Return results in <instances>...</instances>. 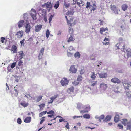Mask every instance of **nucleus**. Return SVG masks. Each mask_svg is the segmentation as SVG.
<instances>
[{"mask_svg": "<svg viewBox=\"0 0 131 131\" xmlns=\"http://www.w3.org/2000/svg\"><path fill=\"white\" fill-rule=\"evenodd\" d=\"M77 104V108L78 109L80 110L82 109H84V105H83L81 103H78Z\"/></svg>", "mask_w": 131, "mask_h": 131, "instance_id": "obj_20", "label": "nucleus"}, {"mask_svg": "<svg viewBox=\"0 0 131 131\" xmlns=\"http://www.w3.org/2000/svg\"><path fill=\"white\" fill-rule=\"evenodd\" d=\"M119 119V116L118 114H116L114 118V120L116 123L117 122Z\"/></svg>", "mask_w": 131, "mask_h": 131, "instance_id": "obj_27", "label": "nucleus"}, {"mask_svg": "<svg viewBox=\"0 0 131 131\" xmlns=\"http://www.w3.org/2000/svg\"><path fill=\"white\" fill-rule=\"evenodd\" d=\"M131 83L129 82H126L123 83V86L124 88L126 90L128 89L129 87L131 86Z\"/></svg>", "mask_w": 131, "mask_h": 131, "instance_id": "obj_16", "label": "nucleus"}, {"mask_svg": "<svg viewBox=\"0 0 131 131\" xmlns=\"http://www.w3.org/2000/svg\"><path fill=\"white\" fill-rule=\"evenodd\" d=\"M23 17L24 19V20L25 21H28V20L30 16L28 13H26L23 14Z\"/></svg>", "mask_w": 131, "mask_h": 131, "instance_id": "obj_13", "label": "nucleus"}, {"mask_svg": "<svg viewBox=\"0 0 131 131\" xmlns=\"http://www.w3.org/2000/svg\"><path fill=\"white\" fill-rule=\"evenodd\" d=\"M45 104H42L41 105H39V106L40 107V110H42L43 108L45 107Z\"/></svg>", "mask_w": 131, "mask_h": 131, "instance_id": "obj_40", "label": "nucleus"}, {"mask_svg": "<svg viewBox=\"0 0 131 131\" xmlns=\"http://www.w3.org/2000/svg\"><path fill=\"white\" fill-rule=\"evenodd\" d=\"M43 55V54H39V56H38V58L40 60L42 58Z\"/></svg>", "mask_w": 131, "mask_h": 131, "instance_id": "obj_59", "label": "nucleus"}, {"mask_svg": "<svg viewBox=\"0 0 131 131\" xmlns=\"http://www.w3.org/2000/svg\"><path fill=\"white\" fill-rule=\"evenodd\" d=\"M16 63L15 62H13L11 65V68L13 69L14 68L16 64Z\"/></svg>", "mask_w": 131, "mask_h": 131, "instance_id": "obj_56", "label": "nucleus"}, {"mask_svg": "<svg viewBox=\"0 0 131 131\" xmlns=\"http://www.w3.org/2000/svg\"><path fill=\"white\" fill-rule=\"evenodd\" d=\"M42 27V25H39L36 26L35 27V30L37 32L39 31Z\"/></svg>", "mask_w": 131, "mask_h": 131, "instance_id": "obj_17", "label": "nucleus"}, {"mask_svg": "<svg viewBox=\"0 0 131 131\" xmlns=\"http://www.w3.org/2000/svg\"><path fill=\"white\" fill-rule=\"evenodd\" d=\"M73 13L72 12V11L71 10L68 11L67 12V14L70 15H73Z\"/></svg>", "mask_w": 131, "mask_h": 131, "instance_id": "obj_55", "label": "nucleus"}, {"mask_svg": "<svg viewBox=\"0 0 131 131\" xmlns=\"http://www.w3.org/2000/svg\"><path fill=\"white\" fill-rule=\"evenodd\" d=\"M26 22H27V21H25L23 20L19 21L17 23L18 28H20L23 27V25L24 26L25 23H26Z\"/></svg>", "mask_w": 131, "mask_h": 131, "instance_id": "obj_6", "label": "nucleus"}, {"mask_svg": "<svg viewBox=\"0 0 131 131\" xmlns=\"http://www.w3.org/2000/svg\"><path fill=\"white\" fill-rule=\"evenodd\" d=\"M87 5L86 8H90V7L92 6L90 5V2H87L86 3Z\"/></svg>", "mask_w": 131, "mask_h": 131, "instance_id": "obj_44", "label": "nucleus"}, {"mask_svg": "<svg viewBox=\"0 0 131 131\" xmlns=\"http://www.w3.org/2000/svg\"><path fill=\"white\" fill-rule=\"evenodd\" d=\"M82 117V116H74L73 117V118L74 119H75V118H80V117Z\"/></svg>", "mask_w": 131, "mask_h": 131, "instance_id": "obj_61", "label": "nucleus"}, {"mask_svg": "<svg viewBox=\"0 0 131 131\" xmlns=\"http://www.w3.org/2000/svg\"><path fill=\"white\" fill-rule=\"evenodd\" d=\"M59 5V1H58L55 3L54 6V7L56 9L58 8Z\"/></svg>", "mask_w": 131, "mask_h": 131, "instance_id": "obj_33", "label": "nucleus"}, {"mask_svg": "<svg viewBox=\"0 0 131 131\" xmlns=\"http://www.w3.org/2000/svg\"><path fill=\"white\" fill-rule=\"evenodd\" d=\"M11 50L15 53L17 52V49L16 46L15 45H13L12 47Z\"/></svg>", "mask_w": 131, "mask_h": 131, "instance_id": "obj_25", "label": "nucleus"}, {"mask_svg": "<svg viewBox=\"0 0 131 131\" xmlns=\"http://www.w3.org/2000/svg\"><path fill=\"white\" fill-rule=\"evenodd\" d=\"M126 53H127V58L126 60H127L129 58L131 57V51L130 50H126Z\"/></svg>", "mask_w": 131, "mask_h": 131, "instance_id": "obj_19", "label": "nucleus"}, {"mask_svg": "<svg viewBox=\"0 0 131 131\" xmlns=\"http://www.w3.org/2000/svg\"><path fill=\"white\" fill-rule=\"evenodd\" d=\"M126 94L128 97H131V91H128L127 92Z\"/></svg>", "mask_w": 131, "mask_h": 131, "instance_id": "obj_49", "label": "nucleus"}, {"mask_svg": "<svg viewBox=\"0 0 131 131\" xmlns=\"http://www.w3.org/2000/svg\"><path fill=\"white\" fill-rule=\"evenodd\" d=\"M50 35V32L49 30L47 29L46 32V37L48 38Z\"/></svg>", "mask_w": 131, "mask_h": 131, "instance_id": "obj_47", "label": "nucleus"}, {"mask_svg": "<svg viewBox=\"0 0 131 131\" xmlns=\"http://www.w3.org/2000/svg\"><path fill=\"white\" fill-rule=\"evenodd\" d=\"M47 112V111H44L40 113L39 114V117H41L44 114H46Z\"/></svg>", "mask_w": 131, "mask_h": 131, "instance_id": "obj_42", "label": "nucleus"}, {"mask_svg": "<svg viewBox=\"0 0 131 131\" xmlns=\"http://www.w3.org/2000/svg\"><path fill=\"white\" fill-rule=\"evenodd\" d=\"M107 85L106 84L104 83H102L100 84V89L101 92H103L107 88Z\"/></svg>", "mask_w": 131, "mask_h": 131, "instance_id": "obj_4", "label": "nucleus"}, {"mask_svg": "<svg viewBox=\"0 0 131 131\" xmlns=\"http://www.w3.org/2000/svg\"><path fill=\"white\" fill-rule=\"evenodd\" d=\"M17 122L18 124H21L22 122V120L20 118H18L17 120Z\"/></svg>", "mask_w": 131, "mask_h": 131, "instance_id": "obj_52", "label": "nucleus"}, {"mask_svg": "<svg viewBox=\"0 0 131 131\" xmlns=\"http://www.w3.org/2000/svg\"><path fill=\"white\" fill-rule=\"evenodd\" d=\"M69 35H68V37H69V39L68 40V42H70L72 41H73V38L71 35H70L69 37Z\"/></svg>", "mask_w": 131, "mask_h": 131, "instance_id": "obj_38", "label": "nucleus"}, {"mask_svg": "<svg viewBox=\"0 0 131 131\" xmlns=\"http://www.w3.org/2000/svg\"><path fill=\"white\" fill-rule=\"evenodd\" d=\"M30 14L34 20L36 19V13L35 10L32 9L30 12Z\"/></svg>", "mask_w": 131, "mask_h": 131, "instance_id": "obj_5", "label": "nucleus"}, {"mask_svg": "<svg viewBox=\"0 0 131 131\" xmlns=\"http://www.w3.org/2000/svg\"><path fill=\"white\" fill-rule=\"evenodd\" d=\"M5 40V38L4 37H2L0 39L1 42L2 43H4V41Z\"/></svg>", "mask_w": 131, "mask_h": 131, "instance_id": "obj_51", "label": "nucleus"}, {"mask_svg": "<svg viewBox=\"0 0 131 131\" xmlns=\"http://www.w3.org/2000/svg\"><path fill=\"white\" fill-rule=\"evenodd\" d=\"M24 34V31L22 30L19 31L17 32L15 35L17 38L18 39H21L22 37Z\"/></svg>", "mask_w": 131, "mask_h": 131, "instance_id": "obj_8", "label": "nucleus"}, {"mask_svg": "<svg viewBox=\"0 0 131 131\" xmlns=\"http://www.w3.org/2000/svg\"><path fill=\"white\" fill-rule=\"evenodd\" d=\"M110 88L112 90L114 91L115 93H118L119 92L118 91V87L114 85H110L109 86Z\"/></svg>", "mask_w": 131, "mask_h": 131, "instance_id": "obj_7", "label": "nucleus"}, {"mask_svg": "<svg viewBox=\"0 0 131 131\" xmlns=\"http://www.w3.org/2000/svg\"><path fill=\"white\" fill-rule=\"evenodd\" d=\"M74 89V87L71 86L67 89V92L69 94H72L73 92Z\"/></svg>", "mask_w": 131, "mask_h": 131, "instance_id": "obj_18", "label": "nucleus"}, {"mask_svg": "<svg viewBox=\"0 0 131 131\" xmlns=\"http://www.w3.org/2000/svg\"><path fill=\"white\" fill-rule=\"evenodd\" d=\"M84 109H85L80 111V112L81 113L88 112L90 110V107L88 106L84 105Z\"/></svg>", "mask_w": 131, "mask_h": 131, "instance_id": "obj_11", "label": "nucleus"}, {"mask_svg": "<svg viewBox=\"0 0 131 131\" xmlns=\"http://www.w3.org/2000/svg\"><path fill=\"white\" fill-rule=\"evenodd\" d=\"M103 43L104 45H108L109 44V42H107V41H105L104 40L103 42Z\"/></svg>", "mask_w": 131, "mask_h": 131, "instance_id": "obj_60", "label": "nucleus"}, {"mask_svg": "<svg viewBox=\"0 0 131 131\" xmlns=\"http://www.w3.org/2000/svg\"><path fill=\"white\" fill-rule=\"evenodd\" d=\"M73 65H72L70 67L69 69V71L72 73H75L76 72L77 69L74 67Z\"/></svg>", "mask_w": 131, "mask_h": 131, "instance_id": "obj_14", "label": "nucleus"}, {"mask_svg": "<svg viewBox=\"0 0 131 131\" xmlns=\"http://www.w3.org/2000/svg\"><path fill=\"white\" fill-rule=\"evenodd\" d=\"M73 54V53H71L69 52H67V55L68 57H71Z\"/></svg>", "mask_w": 131, "mask_h": 131, "instance_id": "obj_50", "label": "nucleus"}, {"mask_svg": "<svg viewBox=\"0 0 131 131\" xmlns=\"http://www.w3.org/2000/svg\"><path fill=\"white\" fill-rule=\"evenodd\" d=\"M127 130H129L131 131V120L128 121V122L127 123V125L126 128Z\"/></svg>", "mask_w": 131, "mask_h": 131, "instance_id": "obj_22", "label": "nucleus"}, {"mask_svg": "<svg viewBox=\"0 0 131 131\" xmlns=\"http://www.w3.org/2000/svg\"><path fill=\"white\" fill-rule=\"evenodd\" d=\"M118 126L119 127V128L120 129H122L123 128V126L121 124H118Z\"/></svg>", "mask_w": 131, "mask_h": 131, "instance_id": "obj_58", "label": "nucleus"}, {"mask_svg": "<svg viewBox=\"0 0 131 131\" xmlns=\"http://www.w3.org/2000/svg\"><path fill=\"white\" fill-rule=\"evenodd\" d=\"M79 83V82L77 81V80L74 81L72 82L73 84L75 86L77 85Z\"/></svg>", "mask_w": 131, "mask_h": 131, "instance_id": "obj_46", "label": "nucleus"}, {"mask_svg": "<svg viewBox=\"0 0 131 131\" xmlns=\"http://www.w3.org/2000/svg\"><path fill=\"white\" fill-rule=\"evenodd\" d=\"M20 104L22 106L24 107H27L28 105V103H26L25 102L21 103Z\"/></svg>", "mask_w": 131, "mask_h": 131, "instance_id": "obj_37", "label": "nucleus"}, {"mask_svg": "<svg viewBox=\"0 0 131 131\" xmlns=\"http://www.w3.org/2000/svg\"><path fill=\"white\" fill-rule=\"evenodd\" d=\"M70 5V3L65 2L64 6H65L67 8L68 7H69Z\"/></svg>", "mask_w": 131, "mask_h": 131, "instance_id": "obj_53", "label": "nucleus"}, {"mask_svg": "<svg viewBox=\"0 0 131 131\" xmlns=\"http://www.w3.org/2000/svg\"><path fill=\"white\" fill-rule=\"evenodd\" d=\"M9 35V37L11 39L14 37V35L12 31V28L10 30Z\"/></svg>", "mask_w": 131, "mask_h": 131, "instance_id": "obj_31", "label": "nucleus"}, {"mask_svg": "<svg viewBox=\"0 0 131 131\" xmlns=\"http://www.w3.org/2000/svg\"><path fill=\"white\" fill-rule=\"evenodd\" d=\"M68 80L66 78H64L61 80L60 82L62 86H64L68 84Z\"/></svg>", "mask_w": 131, "mask_h": 131, "instance_id": "obj_9", "label": "nucleus"}, {"mask_svg": "<svg viewBox=\"0 0 131 131\" xmlns=\"http://www.w3.org/2000/svg\"><path fill=\"white\" fill-rule=\"evenodd\" d=\"M77 0H72V2L71 1V3L72 5L75 4L77 2Z\"/></svg>", "mask_w": 131, "mask_h": 131, "instance_id": "obj_54", "label": "nucleus"}, {"mask_svg": "<svg viewBox=\"0 0 131 131\" xmlns=\"http://www.w3.org/2000/svg\"><path fill=\"white\" fill-rule=\"evenodd\" d=\"M111 81L114 83H119L121 82L120 80L118 78L115 77L112 79Z\"/></svg>", "mask_w": 131, "mask_h": 131, "instance_id": "obj_15", "label": "nucleus"}, {"mask_svg": "<svg viewBox=\"0 0 131 131\" xmlns=\"http://www.w3.org/2000/svg\"><path fill=\"white\" fill-rule=\"evenodd\" d=\"M25 28V32L26 34H28L30 32L31 26L28 21L26 22L24 26Z\"/></svg>", "mask_w": 131, "mask_h": 131, "instance_id": "obj_3", "label": "nucleus"}, {"mask_svg": "<svg viewBox=\"0 0 131 131\" xmlns=\"http://www.w3.org/2000/svg\"><path fill=\"white\" fill-rule=\"evenodd\" d=\"M97 74H95L94 72H92L91 74V78L93 80H94L96 77Z\"/></svg>", "mask_w": 131, "mask_h": 131, "instance_id": "obj_24", "label": "nucleus"}, {"mask_svg": "<svg viewBox=\"0 0 131 131\" xmlns=\"http://www.w3.org/2000/svg\"><path fill=\"white\" fill-rule=\"evenodd\" d=\"M82 77L81 76L79 75L78 76L77 79V81H79V82L82 80Z\"/></svg>", "mask_w": 131, "mask_h": 131, "instance_id": "obj_41", "label": "nucleus"}, {"mask_svg": "<svg viewBox=\"0 0 131 131\" xmlns=\"http://www.w3.org/2000/svg\"><path fill=\"white\" fill-rule=\"evenodd\" d=\"M22 62H23L21 60H20L18 63V66H21L22 65Z\"/></svg>", "mask_w": 131, "mask_h": 131, "instance_id": "obj_63", "label": "nucleus"}, {"mask_svg": "<svg viewBox=\"0 0 131 131\" xmlns=\"http://www.w3.org/2000/svg\"><path fill=\"white\" fill-rule=\"evenodd\" d=\"M43 7H45L48 11L49 12L51 10L52 8V4L51 2H48L45 3L44 4L42 5Z\"/></svg>", "mask_w": 131, "mask_h": 131, "instance_id": "obj_2", "label": "nucleus"}, {"mask_svg": "<svg viewBox=\"0 0 131 131\" xmlns=\"http://www.w3.org/2000/svg\"><path fill=\"white\" fill-rule=\"evenodd\" d=\"M42 96H39L37 98L36 101L37 102H39L42 99Z\"/></svg>", "mask_w": 131, "mask_h": 131, "instance_id": "obj_48", "label": "nucleus"}, {"mask_svg": "<svg viewBox=\"0 0 131 131\" xmlns=\"http://www.w3.org/2000/svg\"><path fill=\"white\" fill-rule=\"evenodd\" d=\"M122 123L124 125H127V123L128 122L127 121V120L126 119H124L122 120Z\"/></svg>", "mask_w": 131, "mask_h": 131, "instance_id": "obj_29", "label": "nucleus"}, {"mask_svg": "<svg viewBox=\"0 0 131 131\" xmlns=\"http://www.w3.org/2000/svg\"><path fill=\"white\" fill-rule=\"evenodd\" d=\"M67 23L68 25L72 26L75 24V20L73 18H70V20L67 21Z\"/></svg>", "mask_w": 131, "mask_h": 131, "instance_id": "obj_12", "label": "nucleus"}, {"mask_svg": "<svg viewBox=\"0 0 131 131\" xmlns=\"http://www.w3.org/2000/svg\"><path fill=\"white\" fill-rule=\"evenodd\" d=\"M74 56L76 58L78 59L80 57V54L78 52H76L74 54Z\"/></svg>", "mask_w": 131, "mask_h": 131, "instance_id": "obj_35", "label": "nucleus"}, {"mask_svg": "<svg viewBox=\"0 0 131 131\" xmlns=\"http://www.w3.org/2000/svg\"><path fill=\"white\" fill-rule=\"evenodd\" d=\"M83 117L86 119H89L90 118V116L89 114H86L83 116Z\"/></svg>", "mask_w": 131, "mask_h": 131, "instance_id": "obj_39", "label": "nucleus"}, {"mask_svg": "<svg viewBox=\"0 0 131 131\" xmlns=\"http://www.w3.org/2000/svg\"><path fill=\"white\" fill-rule=\"evenodd\" d=\"M69 50L70 51L73 50H74V49L72 46H71L69 47Z\"/></svg>", "mask_w": 131, "mask_h": 131, "instance_id": "obj_64", "label": "nucleus"}, {"mask_svg": "<svg viewBox=\"0 0 131 131\" xmlns=\"http://www.w3.org/2000/svg\"><path fill=\"white\" fill-rule=\"evenodd\" d=\"M96 57L95 54L93 53L90 56V58L91 60H95V57Z\"/></svg>", "mask_w": 131, "mask_h": 131, "instance_id": "obj_32", "label": "nucleus"}, {"mask_svg": "<svg viewBox=\"0 0 131 131\" xmlns=\"http://www.w3.org/2000/svg\"><path fill=\"white\" fill-rule=\"evenodd\" d=\"M99 121L100 122H101V120H103L104 118V115H102L99 116Z\"/></svg>", "mask_w": 131, "mask_h": 131, "instance_id": "obj_43", "label": "nucleus"}, {"mask_svg": "<svg viewBox=\"0 0 131 131\" xmlns=\"http://www.w3.org/2000/svg\"><path fill=\"white\" fill-rule=\"evenodd\" d=\"M53 17V16L52 15H51L50 16L49 18V22L50 23L51 21L52 20V18Z\"/></svg>", "mask_w": 131, "mask_h": 131, "instance_id": "obj_62", "label": "nucleus"}, {"mask_svg": "<svg viewBox=\"0 0 131 131\" xmlns=\"http://www.w3.org/2000/svg\"><path fill=\"white\" fill-rule=\"evenodd\" d=\"M97 81H93L91 82V84L90 85L91 86L93 87L95 86L96 85L97 83Z\"/></svg>", "mask_w": 131, "mask_h": 131, "instance_id": "obj_30", "label": "nucleus"}, {"mask_svg": "<svg viewBox=\"0 0 131 131\" xmlns=\"http://www.w3.org/2000/svg\"><path fill=\"white\" fill-rule=\"evenodd\" d=\"M31 118L30 117H26L24 119V122L26 123H29L30 122Z\"/></svg>", "mask_w": 131, "mask_h": 131, "instance_id": "obj_23", "label": "nucleus"}, {"mask_svg": "<svg viewBox=\"0 0 131 131\" xmlns=\"http://www.w3.org/2000/svg\"><path fill=\"white\" fill-rule=\"evenodd\" d=\"M47 114H51L54 115H55L54 112L52 110H51L49 112H47Z\"/></svg>", "mask_w": 131, "mask_h": 131, "instance_id": "obj_45", "label": "nucleus"}, {"mask_svg": "<svg viewBox=\"0 0 131 131\" xmlns=\"http://www.w3.org/2000/svg\"><path fill=\"white\" fill-rule=\"evenodd\" d=\"M111 118V116L110 115H108L105 117V118L104 120L103 121L105 122H106L108 121H110Z\"/></svg>", "mask_w": 131, "mask_h": 131, "instance_id": "obj_26", "label": "nucleus"}, {"mask_svg": "<svg viewBox=\"0 0 131 131\" xmlns=\"http://www.w3.org/2000/svg\"><path fill=\"white\" fill-rule=\"evenodd\" d=\"M112 10L116 14H118V11L116 9V7L115 6H113L111 7Z\"/></svg>", "mask_w": 131, "mask_h": 131, "instance_id": "obj_21", "label": "nucleus"}, {"mask_svg": "<svg viewBox=\"0 0 131 131\" xmlns=\"http://www.w3.org/2000/svg\"><path fill=\"white\" fill-rule=\"evenodd\" d=\"M128 7V5L126 4H123L122 6V9L124 11H125L126 10Z\"/></svg>", "mask_w": 131, "mask_h": 131, "instance_id": "obj_28", "label": "nucleus"}, {"mask_svg": "<svg viewBox=\"0 0 131 131\" xmlns=\"http://www.w3.org/2000/svg\"><path fill=\"white\" fill-rule=\"evenodd\" d=\"M107 30V28H101L100 30V32L101 34H102L103 32Z\"/></svg>", "mask_w": 131, "mask_h": 131, "instance_id": "obj_36", "label": "nucleus"}, {"mask_svg": "<svg viewBox=\"0 0 131 131\" xmlns=\"http://www.w3.org/2000/svg\"><path fill=\"white\" fill-rule=\"evenodd\" d=\"M119 43H118L116 45V47L118 49H120L122 51L124 50L125 46V41L122 38H120L119 39Z\"/></svg>", "mask_w": 131, "mask_h": 131, "instance_id": "obj_1", "label": "nucleus"}, {"mask_svg": "<svg viewBox=\"0 0 131 131\" xmlns=\"http://www.w3.org/2000/svg\"><path fill=\"white\" fill-rule=\"evenodd\" d=\"M97 74L100 78H105L107 76V74L106 73H104V72H101L100 73L99 71L97 72Z\"/></svg>", "mask_w": 131, "mask_h": 131, "instance_id": "obj_10", "label": "nucleus"}, {"mask_svg": "<svg viewBox=\"0 0 131 131\" xmlns=\"http://www.w3.org/2000/svg\"><path fill=\"white\" fill-rule=\"evenodd\" d=\"M19 53V58L20 59H21L23 58V57L24 55V54L22 51H20Z\"/></svg>", "mask_w": 131, "mask_h": 131, "instance_id": "obj_34", "label": "nucleus"}, {"mask_svg": "<svg viewBox=\"0 0 131 131\" xmlns=\"http://www.w3.org/2000/svg\"><path fill=\"white\" fill-rule=\"evenodd\" d=\"M44 48H42L40 50L39 54H43L44 52Z\"/></svg>", "mask_w": 131, "mask_h": 131, "instance_id": "obj_57", "label": "nucleus"}]
</instances>
